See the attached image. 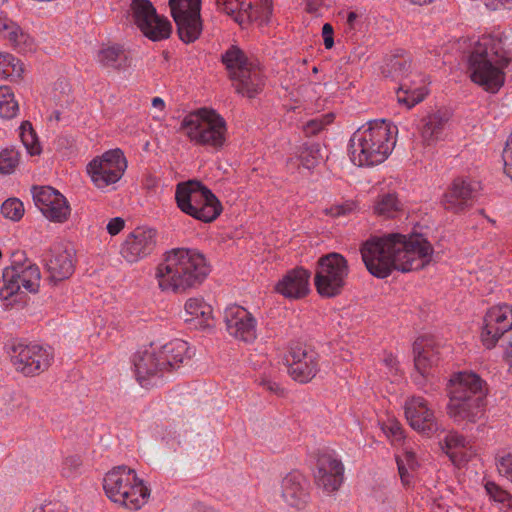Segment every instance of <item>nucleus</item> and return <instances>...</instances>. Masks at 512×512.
Instances as JSON below:
<instances>
[{
	"label": "nucleus",
	"mask_w": 512,
	"mask_h": 512,
	"mask_svg": "<svg viewBox=\"0 0 512 512\" xmlns=\"http://www.w3.org/2000/svg\"><path fill=\"white\" fill-rule=\"evenodd\" d=\"M360 252L370 274L384 279L394 270L406 273L423 269L431 263L434 249L421 234L390 233L370 237Z\"/></svg>",
	"instance_id": "1"
},
{
	"label": "nucleus",
	"mask_w": 512,
	"mask_h": 512,
	"mask_svg": "<svg viewBox=\"0 0 512 512\" xmlns=\"http://www.w3.org/2000/svg\"><path fill=\"white\" fill-rule=\"evenodd\" d=\"M211 271L204 254L197 249L173 248L157 265L155 279L162 291L183 293L201 285Z\"/></svg>",
	"instance_id": "2"
},
{
	"label": "nucleus",
	"mask_w": 512,
	"mask_h": 512,
	"mask_svg": "<svg viewBox=\"0 0 512 512\" xmlns=\"http://www.w3.org/2000/svg\"><path fill=\"white\" fill-rule=\"evenodd\" d=\"M507 40V37L483 36L468 55L470 78L485 91L496 93L504 85L503 69L512 61V50L506 47Z\"/></svg>",
	"instance_id": "3"
},
{
	"label": "nucleus",
	"mask_w": 512,
	"mask_h": 512,
	"mask_svg": "<svg viewBox=\"0 0 512 512\" xmlns=\"http://www.w3.org/2000/svg\"><path fill=\"white\" fill-rule=\"evenodd\" d=\"M485 412L482 379L473 372H459L450 379L448 416L457 424L476 423Z\"/></svg>",
	"instance_id": "4"
},
{
	"label": "nucleus",
	"mask_w": 512,
	"mask_h": 512,
	"mask_svg": "<svg viewBox=\"0 0 512 512\" xmlns=\"http://www.w3.org/2000/svg\"><path fill=\"white\" fill-rule=\"evenodd\" d=\"M397 127L386 120H375L357 129L350 138L349 151L354 164L373 166L382 163L393 150Z\"/></svg>",
	"instance_id": "5"
},
{
	"label": "nucleus",
	"mask_w": 512,
	"mask_h": 512,
	"mask_svg": "<svg viewBox=\"0 0 512 512\" xmlns=\"http://www.w3.org/2000/svg\"><path fill=\"white\" fill-rule=\"evenodd\" d=\"M103 490L113 503L130 510H139L150 496L149 488L136 471L126 465L110 469L103 477Z\"/></svg>",
	"instance_id": "6"
},
{
	"label": "nucleus",
	"mask_w": 512,
	"mask_h": 512,
	"mask_svg": "<svg viewBox=\"0 0 512 512\" xmlns=\"http://www.w3.org/2000/svg\"><path fill=\"white\" fill-rule=\"evenodd\" d=\"M180 130L191 141L219 149L226 140V122L215 110L200 108L190 112L181 122Z\"/></svg>",
	"instance_id": "7"
},
{
	"label": "nucleus",
	"mask_w": 512,
	"mask_h": 512,
	"mask_svg": "<svg viewBox=\"0 0 512 512\" xmlns=\"http://www.w3.org/2000/svg\"><path fill=\"white\" fill-rule=\"evenodd\" d=\"M13 261L10 267L3 271V284L0 287V299L9 300L19 293L21 289L36 293L40 286L41 273L39 267L28 259L24 258L22 252L13 254Z\"/></svg>",
	"instance_id": "8"
},
{
	"label": "nucleus",
	"mask_w": 512,
	"mask_h": 512,
	"mask_svg": "<svg viewBox=\"0 0 512 512\" xmlns=\"http://www.w3.org/2000/svg\"><path fill=\"white\" fill-rule=\"evenodd\" d=\"M349 274L347 260L339 253L332 252L319 258L314 283L322 297H335L343 290Z\"/></svg>",
	"instance_id": "9"
},
{
	"label": "nucleus",
	"mask_w": 512,
	"mask_h": 512,
	"mask_svg": "<svg viewBox=\"0 0 512 512\" xmlns=\"http://www.w3.org/2000/svg\"><path fill=\"white\" fill-rule=\"evenodd\" d=\"M169 7L179 39L185 44L198 40L203 31L201 0H169Z\"/></svg>",
	"instance_id": "10"
},
{
	"label": "nucleus",
	"mask_w": 512,
	"mask_h": 512,
	"mask_svg": "<svg viewBox=\"0 0 512 512\" xmlns=\"http://www.w3.org/2000/svg\"><path fill=\"white\" fill-rule=\"evenodd\" d=\"M130 11L133 22L149 40L157 42L170 37L171 22L166 17L157 14L150 0H132Z\"/></svg>",
	"instance_id": "11"
},
{
	"label": "nucleus",
	"mask_w": 512,
	"mask_h": 512,
	"mask_svg": "<svg viewBox=\"0 0 512 512\" xmlns=\"http://www.w3.org/2000/svg\"><path fill=\"white\" fill-rule=\"evenodd\" d=\"M127 169V160L120 148L104 152L87 165V173L97 188L118 182Z\"/></svg>",
	"instance_id": "12"
},
{
	"label": "nucleus",
	"mask_w": 512,
	"mask_h": 512,
	"mask_svg": "<svg viewBox=\"0 0 512 512\" xmlns=\"http://www.w3.org/2000/svg\"><path fill=\"white\" fill-rule=\"evenodd\" d=\"M410 69L411 58L406 52L390 56L382 66L384 77L400 83L397 99L399 103L407 105L408 108L420 103L425 96L419 89L411 90V87L405 82L409 77Z\"/></svg>",
	"instance_id": "13"
},
{
	"label": "nucleus",
	"mask_w": 512,
	"mask_h": 512,
	"mask_svg": "<svg viewBox=\"0 0 512 512\" xmlns=\"http://www.w3.org/2000/svg\"><path fill=\"white\" fill-rule=\"evenodd\" d=\"M54 354L49 346L18 343L12 347L11 361L26 376L37 375L51 365Z\"/></svg>",
	"instance_id": "14"
},
{
	"label": "nucleus",
	"mask_w": 512,
	"mask_h": 512,
	"mask_svg": "<svg viewBox=\"0 0 512 512\" xmlns=\"http://www.w3.org/2000/svg\"><path fill=\"white\" fill-rule=\"evenodd\" d=\"M157 240L156 229L138 226L125 236L120 245V255L127 263H137L154 252Z\"/></svg>",
	"instance_id": "15"
},
{
	"label": "nucleus",
	"mask_w": 512,
	"mask_h": 512,
	"mask_svg": "<svg viewBox=\"0 0 512 512\" xmlns=\"http://www.w3.org/2000/svg\"><path fill=\"white\" fill-rule=\"evenodd\" d=\"M512 328V306L499 304L492 306L483 318L481 342L487 349L496 346L501 337Z\"/></svg>",
	"instance_id": "16"
},
{
	"label": "nucleus",
	"mask_w": 512,
	"mask_h": 512,
	"mask_svg": "<svg viewBox=\"0 0 512 512\" xmlns=\"http://www.w3.org/2000/svg\"><path fill=\"white\" fill-rule=\"evenodd\" d=\"M288 374L299 383L310 382L319 372V355L307 346H291L286 356Z\"/></svg>",
	"instance_id": "17"
},
{
	"label": "nucleus",
	"mask_w": 512,
	"mask_h": 512,
	"mask_svg": "<svg viewBox=\"0 0 512 512\" xmlns=\"http://www.w3.org/2000/svg\"><path fill=\"white\" fill-rule=\"evenodd\" d=\"M182 212L203 222L214 221L222 212V204L215 194H175Z\"/></svg>",
	"instance_id": "18"
},
{
	"label": "nucleus",
	"mask_w": 512,
	"mask_h": 512,
	"mask_svg": "<svg viewBox=\"0 0 512 512\" xmlns=\"http://www.w3.org/2000/svg\"><path fill=\"white\" fill-rule=\"evenodd\" d=\"M167 361L162 360L156 346L137 351L133 356L136 379L142 387L156 384L167 371Z\"/></svg>",
	"instance_id": "19"
},
{
	"label": "nucleus",
	"mask_w": 512,
	"mask_h": 512,
	"mask_svg": "<svg viewBox=\"0 0 512 512\" xmlns=\"http://www.w3.org/2000/svg\"><path fill=\"white\" fill-rule=\"evenodd\" d=\"M48 279L54 284L68 279L75 268V250L65 244L54 245L44 256Z\"/></svg>",
	"instance_id": "20"
},
{
	"label": "nucleus",
	"mask_w": 512,
	"mask_h": 512,
	"mask_svg": "<svg viewBox=\"0 0 512 512\" xmlns=\"http://www.w3.org/2000/svg\"><path fill=\"white\" fill-rule=\"evenodd\" d=\"M224 320L226 330L233 338L253 343L257 338V320L245 308L232 305L225 309Z\"/></svg>",
	"instance_id": "21"
},
{
	"label": "nucleus",
	"mask_w": 512,
	"mask_h": 512,
	"mask_svg": "<svg viewBox=\"0 0 512 512\" xmlns=\"http://www.w3.org/2000/svg\"><path fill=\"white\" fill-rule=\"evenodd\" d=\"M405 417L416 431L431 434L438 430V423L433 408L422 396L409 397L404 403Z\"/></svg>",
	"instance_id": "22"
},
{
	"label": "nucleus",
	"mask_w": 512,
	"mask_h": 512,
	"mask_svg": "<svg viewBox=\"0 0 512 512\" xmlns=\"http://www.w3.org/2000/svg\"><path fill=\"white\" fill-rule=\"evenodd\" d=\"M344 466L334 453L325 452L319 455L315 480L326 492H334L343 482Z\"/></svg>",
	"instance_id": "23"
},
{
	"label": "nucleus",
	"mask_w": 512,
	"mask_h": 512,
	"mask_svg": "<svg viewBox=\"0 0 512 512\" xmlns=\"http://www.w3.org/2000/svg\"><path fill=\"white\" fill-rule=\"evenodd\" d=\"M280 495L289 507L304 508L309 499L308 483L304 476L297 471L288 473L281 481Z\"/></svg>",
	"instance_id": "24"
},
{
	"label": "nucleus",
	"mask_w": 512,
	"mask_h": 512,
	"mask_svg": "<svg viewBox=\"0 0 512 512\" xmlns=\"http://www.w3.org/2000/svg\"><path fill=\"white\" fill-rule=\"evenodd\" d=\"M414 365L417 374L414 376L416 385L423 386L425 379L431 374V370L439 361V351L435 349L431 341L418 338L413 344Z\"/></svg>",
	"instance_id": "25"
},
{
	"label": "nucleus",
	"mask_w": 512,
	"mask_h": 512,
	"mask_svg": "<svg viewBox=\"0 0 512 512\" xmlns=\"http://www.w3.org/2000/svg\"><path fill=\"white\" fill-rule=\"evenodd\" d=\"M310 277L308 270L300 267L289 270L276 284L275 290L288 299H300L310 291Z\"/></svg>",
	"instance_id": "26"
},
{
	"label": "nucleus",
	"mask_w": 512,
	"mask_h": 512,
	"mask_svg": "<svg viewBox=\"0 0 512 512\" xmlns=\"http://www.w3.org/2000/svg\"><path fill=\"white\" fill-rule=\"evenodd\" d=\"M33 200L50 221L63 222L70 215V205L63 194H33Z\"/></svg>",
	"instance_id": "27"
},
{
	"label": "nucleus",
	"mask_w": 512,
	"mask_h": 512,
	"mask_svg": "<svg viewBox=\"0 0 512 512\" xmlns=\"http://www.w3.org/2000/svg\"><path fill=\"white\" fill-rule=\"evenodd\" d=\"M100 65L114 71L126 70L131 65V59L123 45L118 43L102 45L97 54Z\"/></svg>",
	"instance_id": "28"
},
{
	"label": "nucleus",
	"mask_w": 512,
	"mask_h": 512,
	"mask_svg": "<svg viewBox=\"0 0 512 512\" xmlns=\"http://www.w3.org/2000/svg\"><path fill=\"white\" fill-rule=\"evenodd\" d=\"M212 307L202 297H191L184 304V321L196 328L208 327L212 321Z\"/></svg>",
	"instance_id": "29"
},
{
	"label": "nucleus",
	"mask_w": 512,
	"mask_h": 512,
	"mask_svg": "<svg viewBox=\"0 0 512 512\" xmlns=\"http://www.w3.org/2000/svg\"><path fill=\"white\" fill-rule=\"evenodd\" d=\"M230 80L235 91L248 98H254L261 92L263 86L260 74L252 66L241 70L235 78H230Z\"/></svg>",
	"instance_id": "30"
},
{
	"label": "nucleus",
	"mask_w": 512,
	"mask_h": 512,
	"mask_svg": "<svg viewBox=\"0 0 512 512\" xmlns=\"http://www.w3.org/2000/svg\"><path fill=\"white\" fill-rule=\"evenodd\" d=\"M158 353L167 364V371H172L180 367V365L190 358L189 345L186 341L181 339H174L162 346L157 347Z\"/></svg>",
	"instance_id": "31"
},
{
	"label": "nucleus",
	"mask_w": 512,
	"mask_h": 512,
	"mask_svg": "<svg viewBox=\"0 0 512 512\" xmlns=\"http://www.w3.org/2000/svg\"><path fill=\"white\" fill-rule=\"evenodd\" d=\"M448 120L449 114L442 111H437L422 119L423 125L421 128V135L423 140L428 145H430L431 142L437 140Z\"/></svg>",
	"instance_id": "32"
},
{
	"label": "nucleus",
	"mask_w": 512,
	"mask_h": 512,
	"mask_svg": "<svg viewBox=\"0 0 512 512\" xmlns=\"http://www.w3.org/2000/svg\"><path fill=\"white\" fill-rule=\"evenodd\" d=\"M221 62L225 65L229 78H235L241 70L252 66L242 49L236 45L230 46L221 56Z\"/></svg>",
	"instance_id": "33"
},
{
	"label": "nucleus",
	"mask_w": 512,
	"mask_h": 512,
	"mask_svg": "<svg viewBox=\"0 0 512 512\" xmlns=\"http://www.w3.org/2000/svg\"><path fill=\"white\" fill-rule=\"evenodd\" d=\"M396 462L402 483L404 485H410L419 467L415 453L409 448H404L401 453L396 454Z\"/></svg>",
	"instance_id": "34"
},
{
	"label": "nucleus",
	"mask_w": 512,
	"mask_h": 512,
	"mask_svg": "<svg viewBox=\"0 0 512 512\" xmlns=\"http://www.w3.org/2000/svg\"><path fill=\"white\" fill-rule=\"evenodd\" d=\"M467 445L468 442L462 435L456 432H450L444 438L442 449L450 459L456 463L466 459L467 453L465 452V449Z\"/></svg>",
	"instance_id": "35"
},
{
	"label": "nucleus",
	"mask_w": 512,
	"mask_h": 512,
	"mask_svg": "<svg viewBox=\"0 0 512 512\" xmlns=\"http://www.w3.org/2000/svg\"><path fill=\"white\" fill-rule=\"evenodd\" d=\"M6 33L4 36L11 42V44L22 51V44H26L28 35L25 34L20 26L7 18H0V33Z\"/></svg>",
	"instance_id": "36"
},
{
	"label": "nucleus",
	"mask_w": 512,
	"mask_h": 512,
	"mask_svg": "<svg viewBox=\"0 0 512 512\" xmlns=\"http://www.w3.org/2000/svg\"><path fill=\"white\" fill-rule=\"evenodd\" d=\"M19 129L21 141L27 152L31 156L40 155L42 148L31 122L28 120L23 121Z\"/></svg>",
	"instance_id": "37"
},
{
	"label": "nucleus",
	"mask_w": 512,
	"mask_h": 512,
	"mask_svg": "<svg viewBox=\"0 0 512 512\" xmlns=\"http://www.w3.org/2000/svg\"><path fill=\"white\" fill-rule=\"evenodd\" d=\"M320 158V147L319 144H308L305 143L299 151L297 156L298 168L303 167L310 171L315 168L319 163Z\"/></svg>",
	"instance_id": "38"
},
{
	"label": "nucleus",
	"mask_w": 512,
	"mask_h": 512,
	"mask_svg": "<svg viewBox=\"0 0 512 512\" xmlns=\"http://www.w3.org/2000/svg\"><path fill=\"white\" fill-rule=\"evenodd\" d=\"M19 110L18 102L14 98L11 88L0 87V117L4 119L14 118Z\"/></svg>",
	"instance_id": "39"
},
{
	"label": "nucleus",
	"mask_w": 512,
	"mask_h": 512,
	"mask_svg": "<svg viewBox=\"0 0 512 512\" xmlns=\"http://www.w3.org/2000/svg\"><path fill=\"white\" fill-rule=\"evenodd\" d=\"M399 209L400 202L398 201L396 194L379 195L374 206L375 213L385 217H393Z\"/></svg>",
	"instance_id": "40"
},
{
	"label": "nucleus",
	"mask_w": 512,
	"mask_h": 512,
	"mask_svg": "<svg viewBox=\"0 0 512 512\" xmlns=\"http://www.w3.org/2000/svg\"><path fill=\"white\" fill-rule=\"evenodd\" d=\"M20 154L14 148H5L0 152V173L11 174L19 164Z\"/></svg>",
	"instance_id": "41"
},
{
	"label": "nucleus",
	"mask_w": 512,
	"mask_h": 512,
	"mask_svg": "<svg viewBox=\"0 0 512 512\" xmlns=\"http://www.w3.org/2000/svg\"><path fill=\"white\" fill-rule=\"evenodd\" d=\"M24 205L18 198H9L3 202L1 213L7 219L19 221L24 215Z\"/></svg>",
	"instance_id": "42"
},
{
	"label": "nucleus",
	"mask_w": 512,
	"mask_h": 512,
	"mask_svg": "<svg viewBox=\"0 0 512 512\" xmlns=\"http://www.w3.org/2000/svg\"><path fill=\"white\" fill-rule=\"evenodd\" d=\"M495 464L499 475L512 483V450L499 452Z\"/></svg>",
	"instance_id": "43"
},
{
	"label": "nucleus",
	"mask_w": 512,
	"mask_h": 512,
	"mask_svg": "<svg viewBox=\"0 0 512 512\" xmlns=\"http://www.w3.org/2000/svg\"><path fill=\"white\" fill-rule=\"evenodd\" d=\"M483 189L480 181L469 176L456 177L451 183L450 192H479Z\"/></svg>",
	"instance_id": "44"
},
{
	"label": "nucleus",
	"mask_w": 512,
	"mask_h": 512,
	"mask_svg": "<svg viewBox=\"0 0 512 512\" xmlns=\"http://www.w3.org/2000/svg\"><path fill=\"white\" fill-rule=\"evenodd\" d=\"M0 58H3V63L5 61L7 62L5 65L7 66L8 70L4 78H10L11 81L20 80L24 72V67L20 60L16 59L13 55L9 53L3 52H0Z\"/></svg>",
	"instance_id": "45"
},
{
	"label": "nucleus",
	"mask_w": 512,
	"mask_h": 512,
	"mask_svg": "<svg viewBox=\"0 0 512 512\" xmlns=\"http://www.w3.org/2000/svg\"><path fill=\"white\" fill-rule=\"evenodd\" d=\"M334 118L335 116L333 113H327L318 118L311 119L304 125L303 131L308 137L317 135L327 125L331 124L334 121Z\"/></svg>",
	"instance_id": "46"
},
{
	"label": "nucleus",
	"mask_w": 512,
	"mask_h": 512,
	"mask_svg": "<svg viewBox=\"0 0 512 512\" xmlns=\"http://www.w3.org/2000/svg\"><path fill=\"white\" fill-rule=\"evenodd\" d=\"M385 435L391 440L392 444H399L404 439V431L401 424L395 419H388L382 425Z\"/></svg>",
	"instance_id": "47"
},
{
	"label": "nucleus",
	"mask_w": 512,
	"mask_h": 512,
	"mask_svg": "<svg viewBox=\"0 0 512 512\" xmlns=\"http://www.w3.org/2000/svg\"><path fill=\"white\" fill-rule=\"evenodd\" d=\"M82 459L78 455H71L65 458L62 465V475L66 478H73L82 471Z\"/></svg>",
	"instance_id": "48"
},
{
	"label": "nucleus",
	"mask_w": 512,
	"mask_h": 512,
	"mask_svg": "<svg viewBox=\"0 0 512 512\" xmlns=\"http://www.w3.org/2000/svg\"><path fill=\"white\" fill-rule=\"evenodd\" d=\"M448 210L459 212L464 210L471 201L472 194H444Z\"/></svg>",
	"instance_id": "49"
},
{
	"label": "nucleus",
	"mask_w": 512,
	"mask_h": 512,
	"mask_svg": "<svg viewBox=\"0 0 512 512\" xmlns=\"http://www.w3.org/2000/svg\"><path fill=\"white\" fill-rule=\"evenodd\" d=\"M175 192H212L201 181L190 179L188 181L179 182L176 185Z\"/></svg>",
	"instance_id": "50"
},
{
	"label": "nucleus",
	"mask_w": 512,
	"mask_h": 512,
	"mask_svg": "<svg viewBox=\"0 0 512 512\" xmlns=\"http://www.w3.org/2000/svg\"><path fill=\"white\" fill-rule=\"evenodd\" d=\"M485 490L487 494L496 502L504 503L510 498L508 492L500 488L494 482H487L485 485Z\"/></svg>",
	"instance_id": "51"
},
{
	"label": "nucleus",
	"mask_w": 512,
	"mask_h": 512,
	"mask_svg": "<svg viewBox=\"0 0 512 512\" xmlns=\"http://www.w3.org/2000/svg\"><path fill=\"white\" fill-rule=\"evenodd\" d=\"M502 158L504 161V172L512 179V132L506 141V145L502 153Z\"/></svg>",
	"instance_id": "52"
},
{
	"label": "nucleus",
	"mask_w": 512,
	"mask_h": 512,
	"mask_svg": "<svg viewBox=\"0 0 512 512\" xmlns=\"http://www.w3.org/2000/svg\"><path fill=\"white\" fill-rule=\"evenodd\" d=\"M357 205L352 200H347L343 202L342 204H337L335 206H332L328 213L332 216H341L345 215L347 213H350L356 209Z\"/></svg>",
	"instance_id": "53"
},
{
	"label": "nucleus",
	"mask_w": 512,
	"mask_h": 512,
	"mask_svg": "<svg viewBox=\"0 0 512 512\" xmlns=\"http://www.w3.org/2000/svg\"><path fill=\"white\" fill-rule=\"evenodd\" d=\"M239 3V0H216L218 10L230 16L239 11Z\"/></svg>",
	"instance_id": "54"
},
{
	"label": "nucleus",
	"mask_w": 512,
	"mask_h": 512,
	"mask_svg": "<svg viewBox=\"0 0 512 512\" xmlns=\"http://www.w3.org/2000/svg\"><path fill=\"white\" fill-rule=\"evenodd\" d=\"M31 512H66V508L60 502H48L36 506Z\"/></svg>",
	"instance_id": "55"
},
{
	"label": "nucleus",
	"mask_w": 512,
	"mask_h": 512,
	"mask_svg": "<svg viewBox=\"0 0 512 512\" xmlns=\"http://www.w3.org/2000/svg\"><path fill=\"white\" fill-rule=\"evenodd\" d=\"M125 227V220L121 217H114L107 223L106 229L111 236L118 235Z\"/></svg>",
	"instance_id": "56"
},
{
	"label": "nucleus",
	"mask_w": 512,
	"mask_h": 512,
	"mask_svg": "<svg viewBox=\"0 0 512 512\" xmlns=\"http://www.w3.org/2000/svg\"><path fill=\"white\" fill-rule=\"evenodd\" d=\"M334 30L330 23H325L322 27V36L324 40V46L326 49H331L334 46Z\"/></svg>",
	"instance_id": "57"
},
{
	"label": "nucleus",
	"mask_w": 512,
	"mask_h": 512,
	"mask_svg": "<svg viewBox=\"0 0 512 512\" xmlns=\"http://www.w3.org/2000/svg\"><path fill=\"white\" fill-rule=\"evenodd\" d=\"M383 363L389 369L390 372L398 371V361L393 354L386 353L383 357Z\"/></svg>",
	"instance_id": "58"
},
{
	"label": "nucleus",
	"mask_w": 512,
	"mask_h": 512,
	"mask_svg": "<svg viewBox=\"0 0 512 512\" xmlns=\"http://www.w3.org/2000/svg\"><path fill=\"white\" fill-rule=\"evenodd\" d=\"M233 20L238 23L240 26L251 23L253 19L252 14H247L244 12L237 11L234 15H232Z\"/></svg>",
	"instance_id": "59"
},
{
	"label": "nucleus",
	"mask_w": 512,
	"mask_h": 512,
	"mask_svg": "<svg viewBox=\"0 0 512 512\" xmlns=\"http://www.w3.org/2000/svg\"><path fill=\"white\" fill-rule=\"evenodd\" d=\"M143 188L146 190H155L160 188L159 181L152 175H147L143 181Z\"/></svg>",
	"instance_id": "60"
},
{
	"label": "nucleus",
	"mask_w": 512,
	"mask_h": 512,
	"mask_svg": "<svg viewBox=\"0 0 512 512\" xmlns=\"http://www.w3.org/2000/svg\"><path fill=\"white\" fill-rule=\"evenodd\" d=\"M261 9H262L263 15L266 18V21H268L270 16L272 15V11H273L272 0H262L261 1Z\"/></svg>",
	"instance_id": "61"
},
{
	"label": "nucleus",
	"mask_w": 512,
	"mask_h": 512,
	"mask_svg": "<svg viewBox=\"0 0 512 512\" xmlns=\"http://www.w3.org/2000/svg\"><path fill=\"white\" fill-rule=\"evenodd\" d=\"M262 385L269 391L273 393H278L280 390L279 385L276 382L270 381V380H264L262 382Z\"/></svg>",
	"instance_id": "62"
},
{
	"label": "nucleus",
	"mask_w": 512,
	"mask_h": 512,
	"mask_svg": "<svg viewBox=\"0 0 512 512\" xmlns=\"http://www.w3.org/2000/svg\"><path fill=\"white\" fill-rule=\"evenodd\" d=\"M252 9H253V6H252L251 2L240 1V3H239V11L240 12L252 14Z\"/></svg>",
	"instance_id": "63"
},
{
	"label": "nucleus",
	"mask_w": 512,
	"mask_h": 512,
	"mask_svg": "<svg viewBox=\"0 0 512 512\" xmlns=\"http://www.w3.org/2000/svg\"><path fill=\"white\" fill-rule=\"evenodd\" d=\"M504 358L512 368V344H509L504 351Z\"/></svg>",
	"instance_id": "64"
}]
</instances>
